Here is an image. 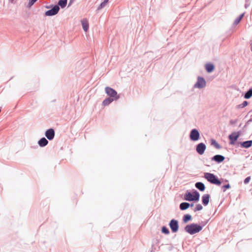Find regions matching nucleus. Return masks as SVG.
I'll use <instances>...</instances> for the list:
<instances>
[{
    "label": "nucleus",
    "mask_w": 252,
    "mask_h": 252,
    "mask_svg": "<svg viewBox=\"0 0 252 252\" xmlns=\"http://www.w3.org/2000/svg\"><path fill=\"white\" fill-rule=\"evenodd\" d=\"M206 82L205 79L201 76H198L197 81L194 85V88L198 89H202L206 86Z\"/></svg>",
    "instance_id": "nucleus-9"
},
{
    "label": "nucleus",
    "mask_w": 252,
    "mask_h": 252,
    "mask_svg": "<svg viewBox=\"0 0 252 252\" xmlns=\"http://www.w3.org/2000/svg\"><path fill=\"white\" fill-rule=\"evenodd\" d=\"M204 178L211 184L218 186H220V179H219L217 176L213 173L205 172L204 174Z\"/></svg>",
    "instance_id": "nucleus-3"
},
{
    "label": "nucleus",
    "mask_w": 252,
    "mask_h": 252,
    "mask_svg": "<svg viewBox=\"0 0 252 252\" xmlns=\"http://www.w3.org/2000/svg\"><path fill=\"white\" fill-rule=\"evenodd\" d=\"M200 194L199 192L193 189L192 191L187 190L184 195V200L188 201L197 202L199 200Z\"/></svg>",
    "instance_id": "nucleus-1"
},
{
    "label": "nucleus",
    "mask_w": 252,
    "mask_h": 252,
    "mask_svg": "<svg viewBox=\"0 0 252 252\" xmlns=\"http://www.w3.org/2000/svg\"><path fill=\"white\" fill-rule=\"evenodd\" d=\"M240 135V132L239 131L233 132L228 136L229 139V144L231 145H234L237 142L238 138Z\"/></svg>",
    "instance_id": "nucleus-8"
},
{
    "label": "nucleus",
    "mask_w": 252,
    "mask_h": 252,
    "mask_svg": "<svg viewBox=\"0 0 252 252\" xmlns=\"http://www.w3.org/2000/svg\"><path fill=\"white\" fill-rule=\"evenodd\" d=\"M106 2L103 1L97 8V10L99 11L101 9L103 8L106 6Z\"/></svg>",
    "instance_id": "nucleus-28"
},
{
    "label": "nucleus",
    "mask_w": 252,
    "mask_h": 252,
    "mask_svg": "<svg viewBox=\"0 0 252 252\" xmlns=\"http://www.w3.org/2000/svg\"><path fill=\"white\" fill-rule=\"evenodd\" d=\"M221 184H222V183L223 182V179L222 178L221 179Z\"/></svg>",
    "instance_id": "nucleus-40"
},
{
    "label": "nucleus",
    "mask_w": 252,
    "mask_h": 252,
    "mask_svg": "<svg viewBox=\"0 0 252 252\" xmlns=\"http://www.w3.org/2000/svg\"><path fill=\"white\" fill-rule=\"evenodd\" d=\"M225 159V157L221 155V162H222Z\"/></svg>",
    "instance_id": "nucleus-37"
},
{
    "label": "nucleus",
    "mask_w": 252,
    "mask_h": 252,
    "mask_svg": "<svg viewBox=\"0 0 252 252\" xmlns=\"http://www.w3.org/2000/svg\"><path fill=\"white\" fill-rule=\"evenodd\" d=\"M230 188V186L228 183L221 186V189H223V191H225L226 189H229Z\"/></svg>",
    "instance_id": "nucleus-31"
},
{
    "label": "nucleus",
    "mask_w": 252,
    "mask_h": 252,
    "mask_svg": "<svg viewBox=\"0 0 252 252\" xmlns=\"http://www.w3.org/2000/svg\"><path fill=\"white\" fill-rule=\"evenodd\" d=\"M203 226L197 223H192L186 225L184 230L189 234L193 235L199 232L202 229Z\"/></svg>",
    "instance_id": "nucleus-2"
},
{
    "label": "nucleus",
    "mask_w": 252,
    "mask_h": 252,
    "mask_svg": "<svg viewBox=\"0 0 252 252\" xmlns=\"http://www.w3.org/2000/svg\"><path fill=\"white\" fill-rule=\"evenodd\" d=\"M161 232L162 233L165 235H169L170 234V231L166 226H162L161 227Z\"/></svg>",
    "instance_id": "nucleus-26"
},
{
    "label": "nucleus",
    "mask_w": 252,
    "mask_h": 252,
    "mask_svg": "<svg viewBox=\"0 0 252 252\" xmlns=\"http://www.w3.org/2000/svg\"><path fill=\"white\" fill-rule=\"evenodd\" d=\"M251 180V177L250 176H249V177H247V178H246L244 181V183L245 184H248L250 181Z\"/></svg>",
    "instance_id": "nucleus-32"
},
{
    "label": "nucleus",
    "mask_w": 252,
    "mask_h": 252,
    "mask_svg": "<svg viewBox=\"0 0 252 252\" xmlns=\"http://www.w3.org/2000/svg\"><path fill=\"white\" fill-rule=\"evenodd\" d=\"M211 145L217 149H220V145L214 139H211Z\"/></svg>",
    "instance_id": "nucleus-23"
},
{
    "label": "nucleus",
    "mask_w": 252,
    "mask_h": 252,
    "mask_svg": "<svg viewBox=\"0 0 252 252\" xmlns=\"http://www.w3.org/2000/svg\"><path fill=\"white\" fill-rule=\"evenodd\" d=\"M202 209H203L202 206L200 204H198L196 205L195 208L194 209V211L196 212L198 211H200Z\"/></svg>",
    "instance_id": "nucleus-30"
},
{
    "label": "nucleus",
    "mask_w": 252,
    "mask_h": 252,
    "mask_svg": "<svg viewBox=\"0 0 252 252\" xmlns=\"http://www.w3.org/2000/svg\"><path fill=\"white\" fill-rule=\"evenodd\" d=\"M53 4H51L49 6H45V7L47 9H49V8H51L53 6Z\"/></svg>",
    "instance_id": "nucleus-36"
},
{
    "label": "nucleus",
    "mask_w": 252,
    "mask_h": 252,
    "mask_svg": "<svg viewBox=\"0 0 252 252\" xmlns=\"http://www.w3.org/2000/svg\"><path fill=\"white\" fill-rule=\"evenodd\" d=\"M193 205H194V204H193V203H192L190 204V207H193Z\"/></svg>",
    "instance_id": "nucleus-38"
},
{
    "label": "nucleus",
    "mask_w": 252,
    "mask_h": 252,
    "mask_svg": "<svg viewBox=\"0 0 252 252\" xmlns=\"http://www.w3.org/2000/svg\"><path fill=\"white\" fill-rule=\"evenodd\" d=\"M169 226L172 233H177L178 231L179 228L178 220L174 219L171 220L169 222Z\"/></svg>",
    "instance_id": "nucleus-5"
},
{
    "label": "nucleus",
    "mask_w": 252,
    "mask_h": 252,
    "mask_svg": "<svg viewBox=\"0 0 252 252\" xmlns=\"http://www.w3.org/2000/svg\"><path fill=\"white\" fill-rule=\"evenodd\" d=\"M74 0H70L68 6H70L72 4V3L74 1Z\"/></svg>",
    "instance_id": "nucleus-35"
},
{
    "label": "nucleus",
    "mask_w": 252,
    "mask_h": 252,
    "mask_svg": "<svg viewBox=\"0 0 252 252\" xmlns=\"http://www.w3.org/2000/svg\"><path fill=\"white\" fill-rule=\"evenodd\" d=\"M195 187L200 191H204L206 188L204 184L201 182H196Z\"/></svg>",
    "instance_id": "nucleus-15"
},
{
    "label": "nucleus",
    "mask_w": 252,
    "mask_h": 252,
    "mask_svg": "<svg viewBox=\"0 0 252 252\" xmlns=\"http://www.w3.org/2000/svg\"><path fill=\"white\" fill-rule=\"evenodd\" d=\"M192 219V217L189 214H186L183 216V221L184 223H186Z\"/></svg>",
    "instance_id": "nucleus-21"
},
{
    "label": "nucleus",
    "mask_w": 252,
    "mask_h": 252,
    "mask_svg": "<svg viewBox=\"0 0 252 252\" xmlns=\"http://www.w3.org/2000/svg\"><path fill=\"white\" fill-rule=\"evenodd\" d=\"M105 91L109 97L114 98L115 100H117L120 98L119 94H118L117 91L114 89L109 87H106L105 88Z\"/></svg>",
    "instance_id": "nucleus-4"
},
{
    "label": "nucleus",
    "mask_w": 252,
    "mask_h": 252,
    "mask_svg": "<svg viewBox=\"0 0 252 252\" xmlns=\"http://www.w3.org/2000/svg\"><path fill=\"white\" fill-rule=\"evenodd\" d=\"M60 10V7L58 5H53V6L50 9L46 11L45 12V15L46 16H53L57 14Z\"/></svg>",
    "instance_id": "nucleus-7"
},
{
    "label": "nucleus",
    "mask_w": 252,
    "mask_h": 252,
    "mask_svg": "<svg viewBox=\"0 0 252 252\" xmlns=\"http://www.w3.org/2000/svg\"><path fill=\"white\" fill-rule=\"evenodd\" d=\"M251 122H252V117L246 123L244 127H246L247 126H248Z\"/></svg>",
    "instance_id": "nucleus-33"
},
{
    "label": "nucleus",
    "mask_w": 252,
    "mask_h": 252,
    "mask_svg": "<svg viewBox=\"0 0 252 252\" xmlns=\"http://www.w3.org/2000/svg\"><path fill=\"white\" fill-rule=\"evenodd\" d=\"M189 139L192 141H197L200 138V134L198 130L196 128L192 129L189 132Z\"/></svg>",
    "instance_id": "nucleus-6"
},
{
    "label": "nucleus",
    "mask_w": 252,
    "mask_h": 252,
    "mask_svg": "<svg viewBox=\"0 0 252 252\" xmlns=\"http://www.w3.org/2000/svg\"><path fill=\"white\" fill-rule=\"evenodd\" d=\"M115 100L114 98L108 97L106 98H105L102 102V105L104 106H107L109 104H110L111 103H112L113 101Z\"/></svg>",
    "instance_id": "nucleus-19"
},
{
    "label": "nucleus",
    "mask_w": 252,
    "mask_h": 252,
    "mask_svg": "<svg viewBox=\"0 0 252 252\" xmlns=\"http://www.w3.org/2000/svg\"><path fill=\"white\" fill-rule=\"evenodd\" d=\"M210 195L209 194H205L202 196V202L205 206H207L209 202Z\"/></svg>",
    "instance_id": "nucleus-13"
},
{
    "label": "nucleus",
    "mask_w": 252,
    "mask_h": 252,
    "mask_svg": "<svg viewBox=\"0 0 252 252\" xmlns=\"http://www.w3.org/2000/svg\"><path fill=\"white\" fill-rule=\"evenodd\" d=\"M244 16V13H242L241 14H240L235 20V21H234V23H233V25H238L240 22V21H241V20L242 19V18H243Z\"/></svg>",
    "instance_id": "nucleus-24"
},
{
    "label": "nucleus",
    "mask_w": 252,
    "mask_h": 252,
    "mask_svg": "<svg viewBox=\"0 0 252 252\" xmlns=\"http://www.w3.org/2000/svg\"><path fill=\"white\" fill-rule=\"evenodd\" d=\"M55 130L52 128L48 129L45 132V135L49 140H53L55 137Z\"/></svg>",
    "instance_id": "nucleus-11"
},
{
    "label": "nucleus",
    "mask_w": 252,
    "mask_h": 252,
    "mask_svg": "<svg viewBox=\"0 0 252 252\" xmlns=\"http://www.w3.org/2000/svg\"><path fill=\"white\" fill-rule=\"evenodd\" d=\"M249 103L246 100H245L242 103L240 104H239L237 106V107L238 108H244L246 106H247L248 105Z\"/></svg>",
    "instance_id": "nucleus-27"
},
{
    "label": "nucleus",
    "mask_w": 252,
    "mask_h": 252,
    "mask_svg": "<svg viewBox=\"0 0 252 252\" xmlns=\"http://www.w3.org/2000/svg\"><path fill=\"white\" fill-rule=\"evenodd\" d=\"M82 28L85 32H87L89 30V23L87 20L83 19L81 21Z\"/></svg>",
    "instance_id": "nucleus-18"
},
{
    "label": "nucleus",
    "mask_w": 252,
    "mask_h": 252,
    "mask_svg": "<svg viewBox=\"0 0 252 252\" xmlns=\"http://www.w3.org/2000/svg\"><path fill=\"white\" fill-rule=\"evenodd\" d=\"M103 1L107 3L109 1V0H103Z\"/></svg>",
    "instance_id": "nucleus-39"
},
{
    "label": "nucleus",
    "mask_w": 252,
    "mask_h": 252,
    "mask_svg": "<svg viewBox=\"0 0 252 252\" xmlns=\"http://www.w3.org/2000/svg\"><path fill=\"white\" fill-rule=\"evenodd\" d=\"M206 149V146L205 144L202 142L199 143L196 146V151L197 153L200 155H202L204 153Z\"/></svg>",
    "instance_id": "nucleus-10"
},
{
    "label": "nucleus",
    "mask_w": 252,
    "mask_h": 252,
    "mask_svg": "<svg viewBox=\"0 0 252 252\" xmlns=\"http://www.w3.org/2000/svg\"><path fill=\"white\" fill-rule=\"evenodd\" d=\"M67 0H59L58 2V5L59 7H61V8H64L67 5Z\"/></svg>",
    "instance_id": "nucleus-20"
},
{
    "label": "nucleus",
    "mask_w": 252,
    "mask_h": 252,
    "mask_svg": "<svg viewBox=\"0 0 252 252\" xmlns=\"http://www.w3.org/2000/svg\"><path fill=\"white\" fill-rule=\"evenodd\" d=\"M237 122V120H231L230 121V124L231 125H235Z\"/></svg>",
    "instance_id": "nucleus-34"
},
{
    "label": "nucleus",
    "mask_w": 252,
    "mask_h": 252,
    "mask_svg": "<svg viewBox=\"0 0 252 252\" xmlns=\"http://www.w3.org/2000/svg\"><path fill=\"white\" fill-rule=\"evenodd\" d=\"M212 161H215L218 163H220V155H216L211 158Z\"/></svg>",
    "instance_id": "nucleus-25"
},
{
    "label": "nucleus",
    "mask_w": 252,
    "mask_h": 252,
    "mask_svg": "<svg viewBox=\"0 0 252 252\" xmlns=\"http://www.w3.org/2000/svg\"><path fill=\"white\" fill-rule=\"evenodd\" d=\"M238 146L240 145L241 147L248 149L252 146V140H247L243 142H239Z\"/></svg>",
    "instance_id": "nucleus-12"
},
{
    "label": "nucleus",
    "mask_w": 252,
    "mask_h": 252,
    "mask_svg": "<svg viewBox=\"0 0 252 252\" xmlns=\"http://www.w3.org/2000/svg\"><path fill=\"white\" fill-rule=\"evenodd\" d=\"M48 141L45 137H42L38 141V144L40 147H44L47 145Z\"/></svg>",
    "instance_id": "nucleus-16"
},
{
    "label": "nucleus",
    "mask_w": 252,
    "mask_h": 252,
    "mask_svg": "<svg viewBox=\"0 0 252 252\" xmlns=\"http://www.w3.org/2000/svg\"><path fill=\"white\" fill-rule=\"evenodd\" d=\"M205 68L208 73H211L214 71L215 66L212 63H207L205 65Z\"/></svg>",
    "instance_id": "nucleus-14"
},
{
    "label": "nucleus",
    "mask_w": 252,
    "mask_h": 252,
    "mask_svg": "<svg viewBox=\"0 0 252 252\" xmlns=\"http://www.w3.org/2000/svg\"><path fill=\"white\" fill-rule=\"evenodd\" d=\"M252 96V88H251L245 93L244 97L245 99H250Z\"/></svg>",
    "instance_id": "nucleus-22"
},
{
    "label": "nucleus",
    "mask_w": 252,
    "mask_h": 252,
    "mask_svg": "<svg viewBox=\"0 0 252 252\" xmlns=\"http://www.w3.org/2000/svg\"><path fill=\"white\" fill-rule=\"evenodd\" d=\"M37 0H29L27 7L31 8Z\"/></svg>",
    "instance_id": "nucleus-29"
},
{
    "label": "nucleus",
    "mask_w": 252,
    "mask_h": 252,
    "mask_svg": "<svg viewBox=\"0 0 252 252\" xmlns=\"http://www.w3.org/2000/svg\"><path fill=\"white\" fill-rule=\"evenodd\" d=\"M190 207V204L188 202H182L179 205V208L181 210L184 211L188 209Z\"/></svg>",
    "instance_id": "nucleus-17"
}]
</instances>
